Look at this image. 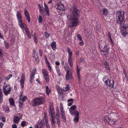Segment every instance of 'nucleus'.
I'll return each mask as SVG.
<instances>
[{"instance_id":"40","label":"nucleus","mask_w":128,"mask_h":128,"mask_svg":"<svg viewBox=\"0 0 128 128\" xmlns=\"http://www.w3.org/2000/svg\"><path fill=\"white\" fill-rule=\"evenodd\" d=\"M38 20V22L39 23H41L42 22V18L41 16H39Z\"/></svg>"},{"instance_id":"34","label":"nucleus","mask_w":128,"mask_h":128,"mask_svg":"<svg viewBox=\"0 0 128 128\" xmlns=\"http://www.w3.org/2000/svg\"><path fill=\"white\" fill-rule=\"evenodd\" d=\"M65 65L64 66V68L65 70H68V68H70L68 64H66V62L65 63Z\"/></svg>"},{"instance_id":"43","label":"nucleus","mask_w":128,"mask_h":128,"mask_svg":"<svg viewBox=\"0 0 128 128\" xmlns=\"http://www.w3.org/2000/svg\"><path fill=\"white\" fill-rule=\"evenodd\" d=\"M110 119H109V118L108 116H106L104 118V120L105 122H108L109 120Z\"/></svg>"},{"instance_id":"45","label":"nucleus","mask_w":128,"mask_h":128,"mask_svg":"<svg viewBox=\"0 0 128 128\" xmlns=\"http://www.w3.org/2000/svg\"><path fill=\"white\" fill-rule=\"evenodd\" d=\"M105 66L107 69H108L109 70H110V68L109 66L108 63H106V64H105Z\"/></svg>"},{"instance_id":"7","label":"nucleus","mask_w":128,"mask_h":128,"mask_svg":"<svg viewBox=\"0 0 128 128\" xmlns=\"http://www.w3.org/2000/svg\"><path fill=\"white\" fill-rule=\"evenodd\" d=\"M42 73L43 76L46 82L49 80V78L48 75V72L46 70L44 69H42Z\"/></svg>"},{"instance_id":"3","label":"nucleus","mask_w":128,"mask_h":128,"mask_svg":"<svg viewBox=\"0 0 128 128\" xmlns=\"http://www.w3.org/2000/svg\"><path fill=\"white\" fill-rule=\"evenodd\" d=\"M4 84L3 86V91L6 96H8L10 93L11 89L10 86L8 84H5L4 83Z\"/></svg>"},{"instance_id":"30","label":"nucleus","mask_w":128,"mask_h":128,"mask_svg":"<svg viewBox=\"0 0 128 128\" xmlns=\"http://www.w3.org/2000/svg\"><path fill=\"white\" fill-rule=\"evenodd\" d=\"M70 88V87L68 85L65 87H64L63 88V90L64 91H66L69 90Z\"/></svg>"},{"instance_id":"2","label":"nucleus","mask_w":128,"mask_h":128,"mask_svg":"<svg viewBox=\"0 0 128 128\" xmlns=\"http://www.w3.org/2000/svg\"><path fill=\"white\" fill-rule=\"evenodd\" d=\"M21 11H18L17 12L16 16L18 20V25L22 29L25 30L26 32H28V29L26 24L23 22L22 16L21 15Z\"/></svg>"},{"instance_id":"50","label":"nucleus","mask_w":128,"mask_h":128,"mask_svg":"<svg viewBox=\"0 0 128 128\" xmlns=\"http://www.w3.org/2000/svg\"><path fill=\"white\" fill-rule=\"evenodd\" d=\"M68 70H65L66 71V74H72L70 72V70H69V68H68L67 69Z\"/></svg>"},{"instance_id":"44","label":"nucleus","mask_w":128,"mask_h":128,"mask_svg":"<svg viewBox=\"0 0 128 128\" xmlns=\"http://www.w3.org/2000/svg\"><path fill=\"white\" fill-rule=\"evenodd\" d=\"M12 74H10L6 78L7 80H9L12 77Z\"/></svg>"},{"instance_id":"25","label":"nucleus","mask_w":128,"mask_h":128,"mask_svg":"<svg viewBox=\"0 0 128 128\" xmlns=\"http://www.w3.org/2000/svg\"><path fill=\"white\" fill-rule=\"evenodd\" d=\"M76 70L77 75H79V74H80V71L81 70V68H79L78 66V65L76 66Z\"/></svg>"},{"instance_id":"19","label":"nucleus","mask_w":128,"mask_h":128,"mask_svg":"<svg viewBox=\"0 0 128 128\" xmlns=\"http://www.w3.org/2000/svg\"><path fill=\"white\" fill-rule=\"evenodd\" d=\"M51 46L52 49L55 50L56 48V42H53L51 43Z\"/></svg>"},{"instance_id":"35","label":"nucleus","mask_w":128,"mask_h":128,"mask_svg":"<svg viewBox=\"0 0 128 128\" xmlns=\"http://www.w3.org/2000/svg\"><path fill=\"white\" fill-rule=\"evenodd\" d=\"M26 124V122L25 121H23L21 122V126H22L24 127L25 126Z\"/></svg>"},{"instance_id":"18","label":"nucleus","mask_w":128,"mask_h":128,"mask_svg":"<svg viewBox=\"0 0 128 128\" xmlns=\"http://www.w3.org/2000/svg\"><path fill=\"white\" fill-rule=\"evenodd\" d=\"M44 6L45 7V10L46 12V13L47 15L49 16V12L48 8L47 5L45 3L44 4Z\"/></svg>"},{"instance_id":"6","label":"nucleus","mask_w":128,"mask_h":128,"mask_svg":"<svg viewBox=\"0 0 128 128\" xmlns=\"http://www.w3.org/2000/svg\"><path fill=\"white\" fill-rule=\"evenodd\" d=\"M99 46L100 50L101 52H106L107 54L108 53L109 48L107 46L104 45L102 46V45L100 44V43L99 44Z\"/></svg>"},{"instance_id":"63","label":"nucleus","mask_w":128,"mask_h":128,"mask_svg":"<svg viewBox=\"0 0 128 128\" xmlns=\"http://www.w3.org/2000/svg\"><path fill=\"white\" fill-rule=\"evenodd\" d=\"M2 55V52L1 50L0 49V57Z\"/></svg>"},{"instance_id":"62","label":"nucleus","mask_w":128,"mask_h":128,"mask_svg":"<svg viewBox=\"0 0 128 128\" xmlns=\"http://www.w3.org/2000/svg\"><path fill=\"white\" fill-rule=\"evenodd\" d=\"M2 92L1 89H0V96H3L2 94Z\"/></svg>"},{"instance_id":"17","label":"nucleus","mask_w":128,"mask_h":128,"mask_svg":"<svg viewBox=\"0 0 128 128\" xmlns=\"http://www.w3.org/2000/svg\"><path fill=\"white\" fill-rule=\"evenodd\" d=\"M116 121L117 120L116 119H110L108 123L110 125H114L115 124V122H116Z\"/></svg>"},{"instance_id":"51","label":"nucleus","mask_w":128,"mask_h":128,"mask_svg":"<svg viewBox=\"0 0 128 128\" xmlns=\"http://www.w3.org/2000/svg\"><path fill=\"white\" fill-rule=\"evenodd\" d=\"M39 54L40 55L42 56V50H40L39 51Z\"/></svg>"},{"instance_id":"26","label":"nucleus","mask_w":128,"mask_h":128,"mask_svg":"<svg viewBox=\"0 0 128 128\" xmlns=\"http://www.w3.org/2000/svg\"><path fill=\"white\" fill-rule=\"evenodd\" d=\"M19 102L20 109L22 108L23 104V102L21 101L20 99H19Z\"/></svg>"},{"instance_id":"1","label":"nucleus","mask_w":128,"mask_h":128,"mask_svg":"<svg viewBox=\"0 0 128 128\" xmlns=\"http://www.w3.org/2000/svg\"><path fill=\"white\" fill-rule=\"evenodd\" d=\"M72 14L67 16L68 19L71 21V25L72 27L77 26L79 23L78 19L79 17L80 11L76 8V7L74 6L72 8Z\"/></svg>"},{"instance_id":"39","label":"nucleus","mask_w":128,"mask_h":128,"mask_svg":"<svg viewBox=\"0 0 128 128\" xmlns=\"http://www.w3.org/2000/svg\"><path fill=\"white\" fill-rule=\"evenodd\" d=\"M4 44L6 48H8L9 46V44L6 41H4Z\"/></svg>"},{"instance_id":"5","label":"nucleus","mask_w":128,"mask_h":128,"mask_svg":"<svg viewBox=\"0 0 128 128\" xmlns=\"http://www.w3.org/2000/svg\"><path fill=\"white\" fill-rule=\"evenodd\" d=\"M104 82L106 86L109 87L110 88H112L114 87V81L113 80H106Z\"/></svg>"},{"instance_id":"15","label":"nucleus","mask_w":128,"mask_h":128,"mask_svg":"<svg viewBox=\"0 0 128 128\" xmlns=\"http://www.w3.org/2000/svg\"><path fill=\"white\" fill-rule=\"evenodd\" d=\"M22 114H21V118H20L17 116H15L14 117L13 121L14 122V123H18V122L20 119L22 118Z\"/></svg>"},{"instance_id":"32","label":"nucleus","mask_w":128,"mask_h":128,"mask_svg":"<svg viewBox=\"0 0 128 128\" xmlns=\"http://www.w3.org/2000/svg\"><path fill=\"white\" fill-rule=\"evenodd\" d=\"M4 111L7 113H8L9 112V108L6 106L4 108Z\"/></svg>"},{"instance_id":"58","label":"nucleus","mask_w":128,"mask_h":128,"mask_svg":"<svg viewBox=\"0 0 128 128\" xmlns=\"http://www.w3.org/2000/svg\"><path fill=\"white\" fill-rule=\"evenodd\" d=\"M56 115L57 117H59L60 116V113L59 112H57Z\"/></svg>"},{"instance_id":"54","label":"nucleus","mask_w":128,"mask_h":128,"mask_svg":"<svg viewBox=\"0 0 128 128\" xmlns=\"http://www.w3.org/2000/svg\"><path fill=\"white\" fill-rule=\"evenodd\" d=\"M1 118L2 120V122H4L6 121V118L4 117V116L2 117Z\"/></svg>"},{"instance_id":"21","label":"nucleus","mask_w":128,"mask_h":128,"mask_svg":"<svg viewBox=\"0 0 128 128\" xmlns=\"http://www.w3.org/2000/svg\"><path fill=\"white\" fill-rule=\"evenodd\" d=\"M9 101L10 105L14 106V102L13 99L12 98H10L9 99Z\"/></svg>"},{"instance_id":"47","label":"nucleus","mask_w":128,"mask_h":128,"mask_svg":"<svg viewBox=\"0 0 128 128\" xmlns=\"http://www.w3.org/2000/svg\"><path fill=\"white\" fill-rule=\"evenodd\" d=\"M34 38V42L36 43H37V42H38L37 40L36 39V38L35 36V34H34V36H32Z\"/></svg>"},{"instance_id":"48","label":"nucleus","mask_w":128,"mask_h":128,"mask_svg":"<svg viewBox=\"0 0 128 128\" xmlns=\"http://www.w3.org/2000/svg\"><path fill=\"white\" fill-rule=\"evenodd\" d=\"M26 34L28 36V38H31V36L30 32H26Z\"/></svg>"},{"instance_id":"41","label":"nucleus","mask_w":128,"mask_h":128,"mask_svg":"<svg viewBox=\"0 0 128 128\" xmlns=\"http://www.w3.org/2000/svg\"><path fill=\"white\" fill-rule=\"evenodd\" d=\"M26 98V97L25 96H24L23 97H22L20 98L21 101L22 102H24L25 101Z\"/></svg>"},{"instance_id":"33","label":"nucleus","mask_w":128,"mask_h":128,"mask_svg":"<svg viewBox=\"0 0 128 128\" xmlns=\"http://www.w3.org/2000/svg\"><path fill=\"white\" fill-rule=\"evenodd\" d=\"M56 120L58 125L60 126V121L59 118L57 117L56 118Z\"/></svg>"},{"instance_id":"10","label":"nucleus","mask_w":128,"mask_h":128,"mask_svg":"<svg viewBox=\"0 0 128 128\" xmlns=\"http://www.w3.org/2000/svg\"><path fill=\"white\" fill-rule=\"evenodd\" d=\"M38 102L36 98L34 99L33 100L31 101L30 103V104L33 106H37L39 105Z\"/></svg>"},{"instance_id":"23","label":"nucleus","mask_w":128,"mask_h":128,"mask_svg":"<svg viewBox=\"0 0 128 128\" xmlns=\"http://www.w3.org/2000/svg\"><path fill=\"white\" fill-rule=\"evenodd\" d=\"M68 53V56H72V51H70V50L69 48H68L67 49Z\"/></svg>"},{"instance_id":"56","label":"nucleus","mask_w":128,"mask_h":128,"mask_svg":"<svg viewBox=\"0 0 128 128\" xmlns=\"http://www.w3.org/2000/svg\"><path fill=\"white\" fill-rule=\"evenodd\" d=\"M3 101V96H0V103L2 102Z\"/></svg>"},{"instance_id":"24","label":"nucleus","mask_w":128,"mask_h":128,"mask_svg":"<svg viewBox=\"0 0 128 128\" xmlns=\"http://www.w3.org/2000/svg\"><path fill=\"white\" fill-rule=\"evenodd\" d=\"M70 114L72 115H73L74 114L75 116V113H76V112H78L77 110H74L70 109Z\"/></svg>"},{"instance_id":"22","label":"nucleus","mask_w":128,"mask_h":128,"mask_svg":"<svg viewBox=\"0 0 128 128\" xmlns=\"http://www.w3.org/2000/svg\"><path fill=\"white\" fill-rule=\"evenodd\" d=\"M61 116L63 120V121L65 122L66 121V117L65 116V113H61Z\"/></svg>"},{"instance_id":"53","label":"nucleus","mask_w":128,"mask_h":128,"mask_svg":"<svg viewBox=\"0 0 128 128\" xmlns=\"http://www.w3.org/2000/svg\"><path fill=\"white\" fill-rule=\"evenodd\" d=\"M35 59L36 61L38 62L40 60L38 58V57L37 56H36V58L35 57Z\"/></svg>"},{"instance_id":"11","label":"nucleus","mask_w":128,"mask_h":128,"mask_svg":"<svg viewBox=\"0 0 128 128\" xmlns=\"http://www.w3.org/2000/svg\"><path fill=\"white\" fill-rule=\"evenodd\" d=\"M39 105L43 104L45 100L44 98L42 97H40L38 98H36Z\"/></svg>"},{"instance_id":"57","label":"nucleus","mask_w":128,"mask_h":128,"mask_svg":"<svg viewBox=\"0 0 128 128\" xmlns=\"http://www.w3.org/2000/svg\"><path fill=\"white\" fill-rule=\"evenodd\" d=\"M56 69V71H58V70H60V69L59 68V66H55Z\"/></svg>"},{"instance_id":"61","label":"nucleus","mask_w":128,"mask_h":128,"mask_svg":"<svg viewBox=\"0 0 128 128\" xmlns=\"http://www.w3.org/2000/svg\"><path fill=\"white\" fill-rule=\"evenodd\" d=\"M81 41L82 42H80L79 44L80 45L82 46L83 45L84 43L82 40Z\"/></svg>"},{"instance_id":"59","label":"nucleus","mask_w":128,"mask_h":128,"mask_svg":"<svg viewBox=\"0 0 128 128\" xmlns=\"http://www.w3.org/2000/svg\"><path fill=\"white\" fill-rule=\"evenodd\" d=\"M55 64L56 65V66H58L60 64V63L59 62H58L57 61H56L55 62Z\"/></svg>"},{"instance_id":"13","label":"nucleus","mask_w":128,"mask_h":128,"mask_svg":"<svg viewBox=\"0 0 128 128\" xmlns=\"http://www.w3.org/2000/svg\"><path fill=\"white\" fill-rule=\"evenodd\" d=\"M50 119L52 126L53 128H55V124L56 123L54 118L53 117H51L50 118Z\"/></svg>"},{"instance_id":"42","label":"nucleus","mask_w":128,"mask_h":128,"mask_svg":"<svg viewBox=\"0 0 128 128\" xmlns=\"http://www.w3.org/2000/svg\"><path fill=\"white\" fill-rule=\"evenodd\" d=\"M56 72H57L58 75V76H61L62 75V74L60 72V70L57 71Z\"/></svg>"},{"instance_id":"31","label":"nucleus","mask_w":128,"mask_h":128,"mask_svg":"<svg viewBox=\"0 0 128 128\" xmlns=\"http://www.w3.org/2000/svg\"><path fill=\"white\" fill-rule=\"evenodd\" d=\"M39 10L40 13L42 15H43L44 13V11L43 9V6L41 7H40L39 8Z\"/></svg>"},{"instance_id":"28","label":"nucleus","mask_w":128,"mask_h":128,"mask_svg":"<svg viewBox=\"0 0 128 128\" xmlns=\"http://www.w3.org/2000/svg\"><path fill=\"white\" fill-rule=\"evenodd\" d=\"M36 74L35 72L34 71L32 72V73L30 75V79L32 80H33L34 78V76Z\"/></svg>"},{"instance_id":"64","label":"nucleus","mask_w":128,"mask_h":128,"mask_svg":"<svg viewBox=\"0 0 128 128\" xmlns=\"http://www.w3.org/2000/svg\"><path fill=\"white\" fill-rule=\"evenodd\" d=\"M71 30L70 31L72 32L73 31V30H74V28H69L68 30Z\"/></svg>"},{"instance_id":"16","label":"nucleus","mask_w":128,"mask_h":128,"mask_svg":"<svg viewBox=\"0 0 128 128\" xmlns=\"http://www.w3.org/2000/svg\"><path fill=\"white\" fill-rule=\"evenodd\" d=\"M68 63L70 66H73V61L72 60V56H68Z\"/></svg>"},{"instance_id":"37","label":"nucleus","mask_w":128,"mask_h":128,"mask_svg":"<svg viewBox=\"0 0 128 128\" xmlns=\"http://www.w3.org/2000/svg\"><path fill=\"white\" fill-rule=\"evenodd\" d=\"M76 37L80 41H82V38L81 36L79 34H78L76 35Z\"/></svg>"},{"instance_id":"55","label":"nucleus","mask_w":128,"mask_h":128,"mask_svg":"<svg viewBox=\"0 0 128 128\" xmlns=\"http://www.w3.org/2000/svg\"><path fill=\"white\" fill-rule=\"evenodd\" d=\"M45 60L46 61V64H48V63H49L48 61L47 58L46 57H45Z\"/></svg>"},{"instance_id":"12","label":"nucleus","mask_w":128,"mask_h":128,"mask_svg":"<svg viewBox=\"0 0 128 128\" xmlns=\"http://www.w3.org/2000/svg\"><path fill=\"white\" fill-rule=\"evenodd\" d=\"M24 14L26 19L28 20V22H30V19L29 14L28 11L26 10H24Z\"/></svg>"},{"instance_id":"46","label":"nucleus","mask_w":128,"mask_h":128,"mask_svg":"<svg viewBox=\"0 0 128 128\" xmlns=\"http://www.w3.org/2000/svg\"><path fill=\"white\" fill-rule=\"evenodd\" d=\"M76 106L75 105H73L71 106L70 107V109L71 110H75V108H76Z\"/></svg>"},{"instance_id":"36","label":"nucleus","mask_w":128,"mask_h":128,"mask_svg":"<svg viewBox=\"0 0 128 128\" xmlns=\"http://www.w3.org/2000/svg\"><path fill=\"white\" fill-rule=\"evenodd\" d=\"M103 12L104 14L105 15H106L108 13L107 10L106 8L104 9L103 10Z\"/></svg>"},{"instance_id":"14","label":"nucleus","mask_w":128,"mask_h":128,"mask_svg":"<svg viewBox=\"0 0 128 128\" xmlns=\"http://www.w3.org/2000/svg\"><path fill=\"white\" fill-rule=\"evenodd\" d=\"M75 117L74 119V121L76 122H78L79 119V113L78 112H76L75 114Z\"/></svg>"},{"instance_id":"52","label":"nucleus","mask_w":128,"mask_h":128,"mask_svg":"<svg viewBox=\"0 0 128 128\" xmlns=\"http://www.w3.org/2000/svg\"><path fill=\"white\" fill-rule=\"evenodd\" d=\"M12 128H17V126L15 124H13L12 126Z\"/></svg>"},{"instance_id":"9","label":"nucleus","mask_w":128,"mask_h":128,"mask_svg":"<svg viewBox=\"0 0 128 128\" xmlns=\"http://www.w3.org/2000/svg\"><path fill=\"white\" fill-rule=\"evenodd\" d=\"M55 7L56 8L59 10H63L64 9L63 5L60 2L57 3Z\"/></svg>"},{"instance_id":"60","label":"nucleus","mask_w":128,"mask_h":128,"mask_svg":"<svg viewBox=\"0 0 128 128\" xmlns=\"http://www.w3.org/2000/svg\"><path fill=\"white\" fill-rule=\"evenodd\" d=\"M4 124V123L2 122H0V128H2Z\"/></svg>"},{"instance_id":"8","label":"nucleus","mask_w":128,"mask_h":128,"mask_svg":"<svg viewBox=\"0 0 128 128\" xmlns=\"http://www.w3.org/2000/svg\"><path fill=\"white\" fill-rule=\"evenodd\" d=\"M49 114L50 116L53 117L55 114V112L54 111V108L52 106H50L49 108Z\"/></svg>"},{"instance_id":"49","label":"nucleus","mask_w":128,"mask_h":128,"mask_svg":"<svg viewBox=\"0 0 128 128\" xmlns=\"http://www.w3.org/2000/svg\"><path fill=\"white\" fill-rule=\"evenodd\" d=\"M122 35L124 36H126L128 34V32H121Z\"/></svg>"},{"instance_id":"29","label":"nucleus","mask_w":128,"mask_h":128,"mask_svg":"<svg viewBox=\"0 0 128 128\" xmlns=\"http://www.w3.org/2000/svg\"><path fill=\"white\" fill-rule=\"evenodd\" d=\"M46 92L47 95H48L49 94L50 92V89L48 88V86H46Z\"/></svg>"},{"instance_id":"20","label":"nucleus","mask_w":128,"mask_h":128,"mask_svg":"<svg viewBox=\"0 0 128 128\" xmlns=\"http://www.w3.org/2000/svg\"><path fill=\"white\" fill-rule=\"evenodd\" d=\"M72 74H66V80H68L69 79L72 78Z\"/></svg>"},{"instance_id":"27","label":"nucleus","mask_w":128,"mask_h":128,"mask_svg":"<svg viewBox=\"0 0 128 128\" xmlns=\"http://www.w3.org/2000/svg\"><path fill=\"white\" fill-rule=\"evenodd\" d=\"M73 100L72 99H70L68 100V102H69L68 104V106H70L72 105L73 103Z\"/></svg>"},{"instance_id":"38","label":"nucleus","mask_w":128,"mask_h":128,"mask_svg":"<svg viewBox=\"0 0 128 128\" xmlns=\"http://www.w3.org/2000/svg\"><path fill=\"white\" fill-rule=\"evenodd\" d=\"M44 35L45 36L46 38H48L50 36V34L48 32H44Z\"/></svg>"},{"instance_id":"4","label":"nucleus","mask_w":128,"mask_h":128,"mask_svg":"<svg viewBox=\"0 0 128 128\" xmlns=\"http://www.w3.org/2000/svg\"><path fill=\"white\" fill-rule=\"evenodd\" d=\"M116 18L117 20L120 22L124 20V12L123 11H118L116 14Z\"/></svg>"}]
</instances>
